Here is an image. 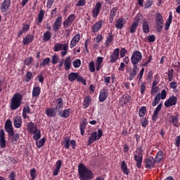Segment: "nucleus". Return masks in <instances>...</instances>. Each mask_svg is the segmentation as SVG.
I'll return each mask as SVG.
<instances>
[{"label": "nucleus", "mask_w": 180, "mask_h": 180, "mask_svg": "<svg viewBox=\"0 0 180 180\" xmlns=\"http://www.w3.org/2000/svg\"><path fill=\"white\" fill-rule=\"evenodd\" d=\"M78 174L80 180H92L95 178V174L84 164L80 163L78 166Z\"/></svg>", "instance_id": "nucleus-1"}, {"label": "nucleus", "mask_w": 180, "mask_h": 180, "mask_svg": "<svg viewBox=\"0 0 180 180\" xmlns=\"http://www.w3.org/2000/svg\"><path fill=\"white\" fill-rule=\"evenodd\" d=\"M74 20H75V15L70 14L63 22V29H65V32L67 33L66 36H68V37L70 36V33L72 32V28H71V26H72Z\"/></svg>", "instance_id": "nucleus-2"}, {"label": "nucleus", "mask_w": 180, "mask_h": 180, "mask_svg": "<svg viewBox=\"0 0 180 180\" xmlns=\"http://www.w3.org/2000/svg\"><path fill=\"white\" fill-rule=\"evenodd\" d=\"M68 49H69L68 42L65 44L57 43L54 45L53 51H55V53H57L58 51H62L60 52L61 57H65V56L68 54Z\"/></svg>", "instance_id": "nucleus-3"}, {"label": "nucleus", "mask_w": 180, "mask_h": 180, "mask_svg": "<svg viewBox=\"0 0 180 180\" xmlns=\"http://www.w3.org/2000/svg\"><path fill=\"white\" fill-rule=\"evenodd\" d=\"M22 99H23L22 94L18 93L13 95V98H11V110H16V109H18L20 107Z\"/></svg>", "instance_id": "nucleus-4"}, {"label": "nucleus", "mask_w": 180, "mask_h": 180, "mask_svg": "<svg viewBox=\"0 0 180 180\" xmlns=\"http://www.w3.org/2000/svg\"><path fill=\"white\" fill-rule=\"evenodd\" d=\"M134 158L136 162L137 168H141V165H143V148H136L134 152Z\"/></svg>", "instance_id": "nucleus-5"}, {"label": "nucleus", "mask_w": 180, "mask_h": 180, "mask_svg": "<svg viewBox=\"0 0 180 180\" xmlns=\"http://www.w3.org/2000/svg\"><path fill=\"white\" fill-rule=\"evenodd\" d=\"M155 29L158 33H161V31L162 30L164 27V18L162 17V15H161L160 13H155Z\"/></svg>", "instance_id": "nucleus-6"}, {"label": "nucleus", "mask_w": 180, "mask_h": 180, "mask_svg": "<svg viewBox=\"0 0 180 180\" xmlns=\"http://www.w3.org/2000/svg\"><path fill=\"white\" fill-rule=\"evenodd\" d=\"M102 136H103V132L101 129H98V132L94 131L91 133L88 140L87 146H89L91 144H93V143H95L96 140H101Z\"/></svg>", "instance_id": "nucleus-7"}, {"label": "nucleus", "mask_w": 180, "mask_h": 180, "mask_svg": "<svg viewBox=\"0 0 180 180\" xmlns=\"http://www.w3.org/2000/svg\"><path fill=\"white\" fill-rule=\"evenodd\" d=\"M143 58V54L139 51H134L131 57V63L133 65H137Z\"/></svg>", "instance_id": "nucleus-8"}, {"label": "nucleus", "mask_w": 180, "mask_h": 180, "mask_svg": "<svg viewBox=\"0 0 180 180\" xmlns=\"http://www.w3.org/2000/svg\"><path fill=\"white\" fill-rule=\"evenodd\" d=\"M4 129L8 134V137H13L15 135V131L13 130V126L12 125V121L7 120L5 122Z\"/></svg>", "instance_id": "nucleus-9"}, {"label": "nucleus", "mask_w": 180, "mask_h": 180, "mask_svg": "<svg viewBox=\"0 0 180 180\" xmlns=\"http://www.w3.org/2000/svg\"><path fill=\"white\" fill-rule=\"evenodd\" d=\"M145 168L148 169H153L155 167V160L153 156H148L144 161Z\"/></svg>", "instance_id": "nucleus-10"}, {"label": "nucleus", "mask_w": 180, "mask_h": 180, "mask_svg": "<svg viewBox=\"0 0 180 180\" xmlns=\"http://www.w3.org/2000/svg\"><path fill=\"white\" fill-rule=\"evenodd\" d=\"M63 146L66 150H70V146L73 150H75V147H77V142L75 140H70V138L66 137L64 139Z\"/></svg>", "instance_id": "nucleus-11"}, {"label": "nucleus", "mask_w": 180, "mask_h": 180, "mask_svg": "<svg viewBox=\"0 0 180 180\" xmlns=\"http://www.w3.org/2000/svg\"><path fill=\"white\" fill-rule=\"evenodd\" d=\"M53 105L55 106V108L56 112H59L63 110V108H64V100L61 98H58L57 99H55L53 101Z\"/></svg>", "instance_id": "nucleus-12"}, {"label": "nucleus", "mask_w": 180, "mask_h": 180, "mask_svg": "<svg viewBox=\"0 0 180 180\" xmlns=\"http://www.w3.org/2000/svg\"><path fill=\"white\" fill-rule=\"evenodd\" d=\"M120 54V49L119 48L115 49L112 54L110 56V63L112 64L116 63L119 60V56Z\"/></svg>", "instance_id": "nucleus-13"}, {"label": "nucleus", "mask_w": 180, "mask_h": 180, "mask_svg": "<svg viewBox=\"0 0 180 180\" xmlns=\"http://www.w3.org/2000/svg\"><path fill=\"white\" fill-rule=\"evenodd\" d=\"M176 102H178V99L174 95H172L165 102V108H170V106H175V105H176Z\"/></svg>", "instance_id": "nucleus-14"}, {"label": "nucleus", "mask_w": 180, "mask_h": 180, "mask_svg": "<svg viewBox=\"0 0 180 180\" xmlns=\"http://www.w3.org/2000/svg\"><path fill=\"white\" fill-rule=\"evenodd\" d=\"M62 24H63V16H58L56 19V20L52 26L53 32H56L58 30H60V27H61Z\"/></svg>", "instance_id": "nucleus-15"}, {"label": "nucleus", "mask_w": 180, "mask_h": 180, "mask_svg": "<svg viewBox=\"0 0 180 180\" xmlns=\"http://www.w3.org/2000/svg\"><path fill=\"white\" fill-rule=\"evenodd\" d=\"M105 23V21L98 20V22H95V24L91 27V32L92 33H98L101 29H102V26H103V24Z\"/></svg>", "instance_id": "nucleus-16"}, {"label": "nucleus", "mask_w": 180, "mask_h": 180, "mask_svg": "<svg viewBox=\"0 0 180 180\" xmlns=\"http://www.w3.org/2000/svg\"><path fill=\"white\" fill-rule=\"evenodd\" d=\"M169 123H171L174 127H179V115L176 114V115H170Z\"/></svg>", "instance_id": "nucleus-17"}, {"label": "nucleus", "mask_w": 180, "mask_h": 180, "mask_svg": "<svg viewBox=\"0 0 180 180\" xmlns=\"http://www.w3.org/2000/svg\"><path fill=\"white\" fill-rule=\"evenodd\" d=\"M11 8V0H4L1 4L0 11L2 13H6Z\"/></svg>", "instance_id": "nucleus-18"}, {"label": "nucleus", "mask_w": 180, "mask_h": 180, "mask_svg": "<svg viewBox=\"0 0 180 180\" xmlns=\"http://www.w3.org/2000/svg\"><path fill=\"white\" fill-rule=\"evenodd\" d=\"M102 8V4L101 2L97 3L92 10L93 18H96L101 13V9Z\"/></svg>", "instance_id": "nucleus-19"}, {"label": "nucleus", "mask_w": 180, "mask_h": 180, "mask_svg": "<svg viewBox=\"0 0 180 180\" xmlns=\"http://www.w3.org/2000/svg\"><path fill=\"white\" fill-rule=\"evenodd\" d=\"M108 89H103L99 94L98 100L99 102H105L106 99H108V96L109 95V93L108 92Z\"/></svg>", "instance_id": "nucleus-20"}, {"label": "nucleus", "mask_w": 180, "mask_h": 180, "mask_svg": "<svg viewBox=\"0 0 180 180\" xmlns=\"http://www.w3.org/2000/svg\"><path fill=\"white\" fill-rule=\"evenodd\" d=\"M81 40V34H76L72 39L70 44V49H74L75 46L78 44V42Z\"/></svg>", "instance_id": "nucleus-21"}, {"label": "nucleus", "mask_w": 180, "mask_h": 180, "mask_svg": "<svg viewBox=\"0 0 180 180\" xmlns=\"http://www.w3.org/2000/svg\"><path fill=\"white\" fill-rule=\"evenodd\" d=\"M0 147L1 148L6 147V139H5V131L4 129H0Z\"/></svg>", "instance_id": "nucleus-22"}, {"label": "nucleus", "mask_w": 180, "mask_h": 180, "mask_svg": "<svg viewBox=\"0 0 180 180\" xmlns=\"http://www.w3.org/2000/svg\"><path fill=\"white\" fill-rule=\"evenodd\" d=\"M30 30V25L29 24L22 23V27L20 30L18 31L17 36L18 37H22L23 33H26Z\"/></svg>", "instance_id": "nucleus-23"}, {"label": "nucleus", "mask_w": 180, "mask_h": 180, "mask_svg": "<svg viewBox=\"0 0 180 180\" xmlns=\"http://www.w3.org/2000/svg\"><path fill=\"white\" fill-rule=\"evenodd\" d=\"M161 109H162V103H160L155 108L152 115V120L153 122H156L157 119H158V114L160 113V111L161 110Z\"/></svg>", "instance_id": "nucleus-24"}, {"label": "nucleus", "mask_w": 180, "mask_h": 180, "mask_svg": "<svg viewBox=\"0 0 180 180\" xmlns=\"http://www.w3.org/2000/svg\"><path fill=\"white\" fill-rule=\"evenodd\" d=\"M34 39V36L33 34H29L25 37L23 38L22 44L24 46H27V44L33 41Z\"/></svg>", "instance_id": "nucleus-25"}, {"label": "nucleus", "mask_w": 180, "mask_h": 180, "mask_svg": "<svg viewBox=\"0 0 180 180\" xmlns=\"http://www.w3.org/2000/svg\"><path fill=\"white\" fill-rule=\"evenodd\" d=\"M58 113L60 117H63V119H68L71 113V108H68L66 110H64L63 111H59Z\"/></svg>", "instance_id": "nucleus-26"}, {"label": "nucleus", "mask_w": 180, "mask_h": 180, "mask_svg": "<svg viewBox=\"0 0 180 180\" xmlns=\"http://www.w3.org/2000/svg\"><path fill=\"white\" fill-rule=\"evenodd\" d=\"M63 65L65 67V71H70L71 70L72 61L71 56L66 57L64 60Z\"/></svg>", "instance_id": "nucleus-27"}, {"label": "nucleus", "mask_w": 180, "mask_h": 180, "mask_svg": "<svg viewBox=\"0 0 180 180\" xmlns=\"http://www.w3.org/2000/svg\"><path fill=\"white\" fill-rule=\"evenodd\" d=\"M88 125V121L86 119L82 120L80 123L79 129H80V134L81 136H84L85 134V129H86V126Z\"/></svg>", "instance_id": "nucleus-28"}, {"label": "nucleus", "mask_w": 180, "mask_h": 180, "mask_svg": "<svg viewBox=\"0 0 180 180\" xmlns=\"http://www.w3.org/2000/svg\"><path fill=\"white\" fill-rule=\"evenodd\" d=\"M137 71H139V68L136 65H133V68L129 72V81H133V79L137 75Z\"/></svg>", "instance_id": "nucleus-29"}, {"label": "nucleus", "mask_w": 180, "mask_h": 180, "mask_svg": "<svg viewBox=\"0 0 180 180\" xmlns=\"http://www.w3.org/2000/svg\"><path fill=\"white\" fill-rule=\"evenodd\" d=\"M46 115L49 117H56L57 110H56V108H47L46 110Z\"/></svg>", "instance_id": "nucleus-30"}, {"label": "nucleus", "mask_w": 180, "mask_h": 180, "mask_svg": "<svg viewBox=\"0 0 180 180\" xmlns=\"http://www.w3.org/2000/svg\"><path fill=\"white\" fill-rule=\"evenodd\" d=\"M119 10V7H113L110 11V22L112 23L115 20V16H116V12Z\"/></svg>", "instance_id": "nucleus-31"}, {"label": "nucleus", "mask_w": 180, "mask_h": 180, "mask_svg": "<svg viewBox=\"0 0 180 180\" xmlns=\"http://www.w3.org/2000/svg\"><path fill=\"white\" fill-rule=\"evenodd\" d=\"M13 124L15 129H20L22 126V117L20 116L15 117L13 121Z\"/></svg>", "instance_id": "nucleus-32"}, {"label": "nucleus", "mask_w": 180, "mask_h": 180, "mask_svg": "<svg viewBox=\"0 0 180 180\" xmlns=\"http://www.w3.org/2000/svg\"><path fill=\"white\" fill-rule=\"evenodd\" d=\"M130 101H131V97L129 95H123L120 99V103H123L124 105L130 103Z\"/></svg>", "instance_id": "nucleus-33"}, {"label": "nucleus", "mask_w": 180, "mask_h": 180, "mask_svg": "<svg viewBox=\"0 0 180 180\" xmlns=\"http://www.w3.org/2000/svg\"><path fill=\"white\" fill-rule=\"evenodd\" d=\"M121 169L124 175H129L130 174V170L127 168V164H126L124 160L121 162Z\"/></svg>", "instance_id": "nucleus-34"}, {"label": "nucleus", "mask_w": 180, "mask_h": 180, "mask_svg": "<svg viewBox=\"0 0 180 180\" xmlns=\"http://www.w3.org/2000/svg\"><path fill=\"white\" fill-rule=\"evenodd\" d=\"M124 26V19L123 18H118L115 24V27H117V29H120V30H122Z\"/></svg>", "instance_id": "nucleus-35"}, {"label": "nucleus", "mask_w": 180, "mask_h": 180, "mask_svg": "<svg viewBox=\"0 0 180 180\" xmlns=\"http://www.w3.org/2000/svg\"><path fill=\"white\" fill-rule=\"evenodd\" d=\"M40 92H41V89H40V86H34L32 89V97L39 98L40 96Z\"/></svg>", "instance_id": "nucleus-36"}, {"label": "nucleus", "mask_w": 180, "mask_h": 180, "mask_svg": "<svg viewBox=\"0 0 180 180\" xmlns=\"http://www.w3.org/2000/svg\"><path fill=\"white\" fill-rule=\"evenodd\" d=\"M91 102H92V100H91L90 96H86L84 97V102H83V106L84 109L89 108V105H91Z\"/></svg>", "instance_id": "nucleus-37"}, {"label": "nucleus", "mask_w": 180, "mask_h": 180, "mask_svg": "<svg viewBox=\"0 0 180 180\" xmlns=\"http://www.w3.org/2000/svg\"><path fill=\"white\" fill-rule=\"evenodd\" d=\"M161 101V94L158 93L155 96L153 101H152V106L155 107L158 103H160V101Z\"/></svg>", "instance_id": "nucleus-38"}, {"label": "nucleus", "mask_w": 180, "mask_h": 180, "mask_svg": "<svg viewBox=\"0 0 180 180\" xmlns=\"http://www.w3.org/2000/svg\"><path fill=\"white\" fill-rule=\"evenodd\" d=\"M27 129L30 133L33 131L35 129H37V125L34 124L33 122L27 123Z\"/></svg>", "instance_id": "nucleus-39"}, {"label": "nucleus", "mask_w": 180, "mask_h": 180, "mask_svg": "<svg viewBox=\"0 0 180 180\" xmlns=\"http://www.w3.org/2000/svg\"><path fill=\"white\" fill-rule=\"evenodd\" d=\"M162 158H164V153L162 151L160 150L155 155V162H161V161H162Z\"/></svg>", "instance_id": "nucleus-40"}, {"label": "nucleus", "mask_w": 180, "mask_h": 180, "mask_svg": "<svg viewBox=\"0 0 180 180\" xmlns=\"http://www.w3.org/2000/svg\"><path fill=\"white\" fill-rule=\"evenodd\" d=\"M115 35H113V34H112V32H109L108 34V36L106 37V41H105V46L109 45L110 44L112 43V41H113Z\"/></svg>", "instance_id": "nucleus-41"}, {"label": "nucleus", "mask_w": 180, "mask_h": 180, "mask_svg": "<svg viewBox=\"0 0 180 180\" xmlns=\"http://www.w3.org/2000/svg\"><path fill=\"white\" fill-rule=\"evenodd\" d=\"M142 29L143 33H150V25H148V22H147V20L143 21Z\"/></svg>", "instance_id": "nucleus-42"}, {"label": "nucleus", "mask_w": 180, "mask_h": 180, "mask_svg": "<svg viewBox=\"0 0 180 180\" xmlns=\"http://www.w3.org/2000/svg\"><path fill=\"white\" fill-rule=\"evenodd\" d=\"M43 19H44V11H43V9H41L38 14L37 25H39V23H41L43 22Z\"/></svg>", "instance_id": "nucleus-43"}, {"label": "nucleus", "mask_w": 180, "mask_h": 180, "mask_svg": "<svg viewBox=\"0 0 180 180\" xmlns=\"http://www.w3.org/2000/svg\"><path fill=\"white\" fill-rule=\"evenodd\" d=\"M77 78H78V73L77 72H70L68 75L70 82H74Z\"/></svg>", "instance_id": "nucleus-44"}, {"label": "nucleus", "mask_w": 180, "mask_h": 180, "mask_svg": "<svg viewBox=\"0 0 180 180\" xmlns=\"http://www.w3.org/2000/svg\"><path fill=\"white\" fill-rule=\"evenodd\" d=\"M51 39V32L46 31L44 34L43 40L44 41H49Z\"/></svg>", "instance_id": "nucleus-45"}, {"label": "nucleus", "mask_w": 180, "mask_h": 180, "mask_svg": "<svg viewBox=\"0 0 180 180\" xmlns=\"http://www.w3.org/2000/svg\"><path fill=\"white\" fill-rule=\"evenodd\" d=\"M45 143H46V139L45 138H42L39 141H37L36 144H37V148H41V147H43V146H44Z\"/></svg>", "instance_id": "nucleus-46"}, {"label": "nucleus", "mask_w": 180, "mask_h": 180, "mask_svg": "<svg viewBox=\"0 0 180 180\" xmlns=\"http://www.w3.org/2000/svg\"><path fill=\"white\" fill-rule=\"evenodd\" d=\"M137 27H139V25L136 23L132 22L131 27H129V33H136Z\"/></svg>", "instance_id": "nucleus-47"}, {"label": "nucleus", "mask_w": 180, "mask_h": 180, "mask_svg": "<svg viewBox=\"0 0 180 180\" xmlns=\"http://www.w3.org/2000/svg\"><path fill=\"white\" fill-rule=\"evenodd\" d=\"M51 60L50 58H46L42 60V63H40V67H46V65H49L50 64Z\"/></svg>", "instance_id": "nucleus-48"}, {"label": "nucleus", "mask_w": 180, "mask_h": 180, "mask_svg": "<svg viewBox=\"0 0 180 180\" xmlns=\"http://www.w3.org/2000/svg\"><path fill=\"white\" fill-rule=\"evenodd\" d=\"M33 79V73L30 71L27 72L25 75V82H29Z\"/></svg>", "instance_id": "nucleus-49"}, {"label": "nucleus", "mask_w": 180, "mask_h": 180, "mask_svg": "<svg viewBox=\"0 0 180 180\" xmlns=\"http://www.w3.org/2000/svg\"><path fill=\"white\" fill-rule=\"evenodd\" d=\"M147 110V108H146V106H142L139 109V115L140 117H144L146 116V111Z\"/></svg>", "instance_id": "nucleus-50"}, {"label": "nucleus", "mask_w": 180, "mask_h": 180, "mask_svg": "<svg viewBox=\"0 0 180 180\" xmlns=\"http://www.w3.org/2000/svg\"><path fill=\"white\" fill-rule=\"evenodd\" d=\"M141 124L143 129H146L148 124V120L146 117H142L141 119Z\"/></svg>", "instance_id": "nucleus-51"}, {"label": "nucleus", "mask_w": 180, "mask_h": 180, "mask_svg": "<svg viewBox=\"0 0 180 180\" xmlns=\"http://www.w3.org/2000/svg\"><path fill=\"white\" fill-rule=\"evenodd\" d=\"M73 67L75 68H79L81 67V60L80 59H75L73 62Z\"/></svg>", "instance_id": "nucleus-52"}, {"label": "nucleus", "mask_w": 180, "mask_h": 180, "mask_svg": "<svg viewBox=\"0 0 180 180\" xmlns=\"http://www.w3.org/2000/svg\"><path fill=\"white\" fill-rule=\"evenodd\" d=\"M32 63H33V58L32 57H28L24 60L25 65L27 67H29V65H32Z\"/></svg>", "instance_id": "nucleus-53"}, {"label": "nucleus", "mask_w": 180, "mask_h": 180, "mask_svg": "<svg viewBox=\"0 0 180 180\" xmlns=\"http://www.w3.org/2000/svg\"><path fill=\"white\" fill-rule=\"evenodd\" d=\"M153 4L154 1L153 0H146L145 2V9H148V8H151L153 6Z\"/></svg>", "instance_id": "nucleus-54"}, {"label": "nucleus", "mask_w": 180, "mask_h": 180, "mask_svg": "<svg viewBox=\"0 0 180 180\" xmlns=\"http://www.w3.org/2000/svg\"><path fill=\"white\" fill-rule=\"evenodd\" d=\"M76 79L78 82H82L83 85H86V80L84 77L77 75Z\"/></svg>", "instance_id": "nucleus-55"}, {"label": "nucleus", "mask_w": 180, "mask_h": 180, "mask_svg": "<svg viewBox=\"0 0 180 180\" xmlns=\"http://www.w3.org/2000/svg\"><path fill=\"white\" fill-rule=\"evenodd\" d=\"M140 92L143 96V95H144V92H146V83H144V82L141 83Z\"/></svg>", "instance_id": "nucleus-56"}, {"label": "nucleus", "mask_w": 180, "mask_h": 180, "mask_svg": "<svg viewBox=\"0 0 180 180\" xmlns=\"http://www.w3.org/2000/svg\"><path fill=\"white\" fill-rule=\"evenodd\" d=\"M89 68L90 72H95V63L94 61L89 63Z\"/></svg>", "instance_id": "nucleus-57"}, {"label": "nucleus", "mask_w": 180, "mask_h": 180, "mask_svg": "<svg viewBox=\"0 0 180 180\" xmlns=\"http://www.w3.org/2000/svg\"><path fill=\"white\" fill-rule=\"evenodd\" d=\"M30 176L32 177L31 180L36 179V169L33 168L30 170Z\"/></svg>", "instance_id": "nucleus-58"}, {"label": "nucleus", "mask_w": 180, "mask_h": 180, "mask_svg": "<svg viewBox=\"0 0 180 180\" xmlns=\"http://www.w3.org/2000/svg\"><path fill=\"white\" fill-rule=\"evenodd\" d=\"M140 20H141V15L140 14H137L134 18V22L133 23H136L139 26Z\"/></svg>", "instance_id": "nucleus-59"}, {"label": "nucleus", "mask_w": 180, "mask_h": 180, "mask_svg": "<svg viewBox=\"0 0 180 180\" xmlns=\"http://www.w3.org/2000/svg\"><path fill=\"white\" fill-rule=\"evenodd\" d=\"M102 40H103V37L101 34H98L96 37L94 38V41L96 43H101Z\"/></svg>", "instance_id": "nucleus-60"}, {"label": "nucleus", "mask_w": 180, "mask_h": 180, "mask_svg": "<svg viewBox=\"0 0 180 180\" xmlns=\"http://www.w3.org/2000/svg\"><path fill=\"white\" fill-rule=\"evenodd\" d=\"M85 5H86V0H79L77 4H76V6H85Z\"/></svg>", "instance_id": "nucleus-61"}, {"label": "nucleus", "mask_w": 180, "mask_h": 180, "mask_svg": "<svg viewBox=\"0 0 180 180\" xmlns=\"http://www.w3.org/2000/svg\"><path fill=\"white\" fill-rule=\"evenodd\" d=\"M9 179L16 180V172H15L14 171L11 172L9 174Z\"/></svg>", "instance_id": "nucleus-62"}, {"label": "nucleus", "mask_w": 180, "mask_h": 180, "mask_svg": "<svg viewBox=\"0 0 180 180\" xmlns=\"http://www.w3.org/2000/svg\"><path fill=\"white\" fill-rule=\"evenodd\" d=\"M58 63V56L56 54L52 56V64H57Z\"/></svg>", "instance_id": "nucleus-63"}, {"label": "nucleus", "mask_w": 180, "mask_h": 180, "mask_svg": "<svg viewBox=\"0 0 180 180\" xmlns=\"http://www.w3.org/2000/svg\"><path fill=\"white\" fill-rule=\"evenodd\" d=\"M180 145V135L176 136L175 139V146L176 147H179Z\"/></svg>", "instance_id": "nucleus-64"}]
</instances>
